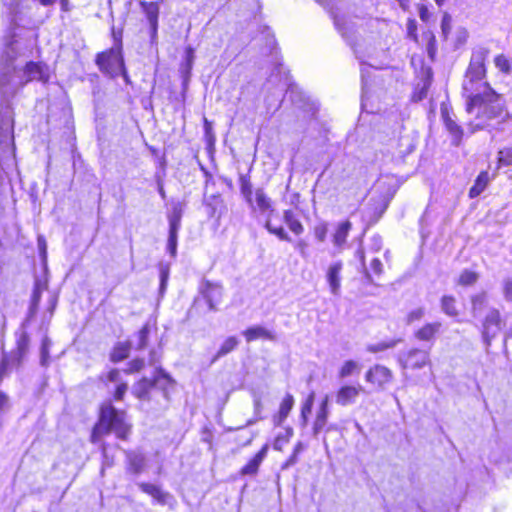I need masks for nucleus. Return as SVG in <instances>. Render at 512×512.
I'll use <instances>...</instances> for the list:
<instances>
[{
    "label": "nucleus",
    "instance_id": "052dcab7",
    "mask_svg": "<svg viewBox=\"0 0 512 512\" xmlns=\"http://www.w3.org/2000/svg\"><path fill=\"white\" fill-rule=\"evenodd\" d=\"M107 379L110 382H119L120 381V372L118 369H112L108 375Z\"/></svg>",
    "mask_w": 512,
    "mask_h": 512
},
{
    "label": "nucleus",
    "instance_id": "c9c22d12",
    "mask_svg": "<svg viewBox=\"0 0 512 512\" xmlns=\"http://www.w3.org/2000/svg\"><path fill=\"white\" fill-rule=\"evenodd\" d=\"M150 334V328L148 325H144L137 334V343L135 345L136 350H143L147 347L148 338Z\"/></svg>",
    "mask_w": 512,
    "mask_h": 512
},
{
    "label": "nucleus",
    "instance_id": "473e14b6",
    "mask_svg": "<svg viewBox=\"0 0 512 512\" xmlns=\"http://www.w3.org/2000/svg\"><path fill=\"white\" fill-rule=\"evenodd\" d=\"M472 313L474 317L480 315L487 305V293L481 292L471 298Z\"/></svg>",
    "mask_w": 512,
    "mask_h": 512
},
{
    "label": "nucleus",
    "instance_id": "680f3d73",
    "mask_svg": "<svg viewBox=\"0 0 512 512\" xmlns=\"http://www.w3.org/2000/svg\"><path fill=\"white\" fill-rule=\"evenodd\" d=\"M307 243L304 240H299L296 244V248L299 250L302 257L306 256Z\"/></svg>",
    "mask_w": 512,
    "mask_h": 512
},
{
    "label": "nucleus",
    "instance_id": "7ed1b4c3",
    "mask_svg": "<svg viewBox=\"0 0 512 512\" xmlns=\"http://www.w3.org/2000/svg\"><path fill=\"white\" fill-rule=\"evenodd\" d=\"M114 432L119 439L126 440L130 434V426L125 421V414L112 405L101 408L98 423L91 433V442L97 443L104 434Z\"/></svg>",
    "mask_w": 512,
    "mask_h": 512
},
{
    "label": "nucleus",
    "instance_id": "bf43d9fd",
    "mask_svg": "<svg viewBox=\"0 0 512 512\" xmlns=\"http://www.w3.org/2000/svg\"><path fill=\"white\" fill-rule=\"evenodd\" d=\"M419 17L423 22H427L430 18V12L425 5H420L419 8Z\"/></svg>",
    "mask_w": 512,
    "mask_h": 512
},
{
    "label": "nucleus",
    "instance_id": "0e129e2a",
    "mask_svg": "<svg viewBox=\"0 0 512 512\" xmlns=\"http://www.w3.org/2000/svg\"><path fill=\"white\" fill-rule=\"evenodd\" d=\"M168 278H169V269L167 267H161L160 282H167Z\"/></svg>",
    "mask_w": 512,
    "mask_h": 512
},
{
    "label": "nucleus",
    "instance_id": "e433bc0d",
    "mask_svg": "<svg viewBox=\"0 0 512 512\" xmlns=\"http://www.w3.org/2000/svg\"><path fill=\"white\" fill-rule=\"evenodd\" d=\"M292 436H293V428L287 427L285 429V433L284 434H279L276 437V439H275V441L273 443V448L275 450L281 451L283 446L290 441Z\"/></svg>",
    "mask_w": 512,
    "mask_h": 512
},
{
    "label": "nucleus",
    "instance_id": "b1692460",
    "mask_svg": "<svg viewBox=\"0 0 512 512\" xmlns=\"http://www.w3.org/2000/svg\"><path fill=\"white\" fill-rule=\"evenodd\" d=\"M131 350L130 342H118L112 349L110 353V361L113 363H118L123 361L129 357V353Z\"/></svg>",
    "mask_w": 512,
    "mask_h": 512
},
{
    "label": "nucleus",
    "instance_id": "79ce46f5",
    "mask_svg": "<svg viewBox=\"0 0 512 512\" xmlns=\"http://www.w3.org/2000/svg\"><path fill=\"white\" fill-rule=\"evenodd\" d=\"M400 341H401V339H397V340H392L389 342H381L378 344L370 345L368 347V351L376 353V352L384 351L386 349L394 348Z\"/></svg>",
    "mask_w": 512,
    "mask_h": 512
},
{
    "label": "nucleus",
    "instance_id": "0eeeda50",
    "mask_svg": "<svg viewBox=\"0 0 512 512\" xmlns=\"http://www.w3.org/2000/svg\"><path fill=\"white\" fill-rule=\"evenodd\" d=\"M329 14L333 19L336 30L340 33L342 38L349 44L353 45L356 40V24L351 18L344 14H340L338 8H330Z\"/></svg>",
    "mask_w": 512,
    "mask_h": 512
},
{
    "label": "nucleus",
    "instance_id": "f03ea898",
    "mask_svg": "<svg viewBox=\"0 0 512 512\" xmlns=\"http://www.w3.org/2000/svg\"><path fill=\"white\" fill-rule=\"evenodd\" d=\"M482 90L467 94L466 111L475 113V121L469 123L471 133L490 126V121L504 119L503 97L496 93L487 82L481 84Z\"/></svg>",
    "mask_w": 512,
    "mask_h": 512
},
{
    "label": "nucleus",
    "instance_id": "1a4fd4ad",
    "mask_svg": "<svg viewBox=\"0 0 512 512\" xmlns=\"http://www.w3.org/2000/svg\"><path fill=\"white\" fill-rule=\"evenodd\" d=\"M170 381V377L162 368H156L153 378L143 377L135 387V394L139 399H148L152 388L161 385L164 387Z\"/></svg>",
    "mask_w": 512,
    "mask_h": 512
},
{
    "label": "nucleus",
    "instance_id": "4468645a",
    "mask_svg": "<svg viewBox=\"0 0 512 512\" xmlns=\"http://www.w3.org/2000/svg\"><path fill=\"white\" fill-rule=\"evenodd\" d=\"M362 391V386H351L344 385L339 388L335 395V401L340 406H349L356 403L360 392Z\"/></svg>",
    "mask_w": 512,
    "mask_h": 512
},
{
    "label": "nucleus",
    "instance_id": "5701e85b",
    "mask_svg": "<svg viewBox=\"0 0 512 512\" xmlns=\"http://www.w3.org/2000/svg\"><path fill=\"white\" fill-rule=\"evenodd\" d=\"M294 405V397L291 394H287L282 400L279 408V412L273 418V422L276 426L282 425L285 419L288 417L290 411Z\"/></svg>",
    "mask_w": 512,
    "mask_h": 512
},
{
    "label": "nucleus",
    "instance_id": "39448f33",
    "mask_svg": "<svg viewBox=\"0 0 512 512\" xmlns=\"http://www.w3.org/2000/svg\"><path fill=\"white\" fill-rule=\"evenodd\" d=\"M96 64L102 73L110 76L111 78L121 75L126 83L129 82V76L125 68L121 45L98 53L96 56Z\"/></svg>",
    "mask_w": 512,
    "mask_h": 512
},
{
    "label": "nucleus",
    "instance_id": "5fc2aeb1",
    "mask_svg": "<svg viewBox=\"0 0 512 512\" xmlns=\"http://www.w3.org/2000/svg\"><path fill=\"white\" fill-rule=\"evenodd\" d=\"M184 61L188 62V70H192V66H193V62H194V49L191 46H188L185 49Z\"/></svg>",
    "mask_w": 512,
    "mask_h": 512
},
{
    "label": "nucleus",
    "instance_id": "4c0bfd02",
    "mask_svg": "<svg viewBox=\"0 0 512 512\" xmlns=\"http://www.w3.org/2000/svg\"><path fill=\"white\" fill-rule=\"evenodd\" d=\"M51 344V340L47 336H45L42 340L40 349V364L44 367H47L49 365V349Z\"/></svg>",
    "mask_w": 512,
    "mask_h": 512
},
{
    "label": "nucleus",
    "instance_id": "a19ab883",
    "mask_svg": "<svg viewBox=\"0 0 512 512\" xmlns=\"http://www.w3.org/2000/svg\"><path fill=\"white\" fill-rule=\"evenodd\" d=\"M478 279L477 273L470 271V270H464L459 278V284L468 286L474 284Z\"/></svg>",
    "mask_w": 512,
    "mask_h": 512
},
{
    "label": "nucleus",
    "instance_id": "774afa93",
    "mask_svg": "<svg viewBox=\"0 0 512 512\" xmlns=\"http://www.w3.org/2000/svg\"><path fill=\"white\" fill-rule=\"evenodd\" d=\"M396 1L399 3L400 7H401L403 10L408 9L409 4H410V1H409V0H396Z\"/></svg>",
    "mask_w": 512,
    "mask_h": 512
},
{
    "label": "nucleus",
    "instance_id": "20e7f679",
    "mask_svg": "<svg viewBox=\"0 0 512 512\" xmlns=\"http://www.w3.org/2000/svg\"><path fill=\"white\" fill-rule=\"evenodd\" d=\"M488 54L489 50L484 47H479L472 52L465 80L463 82V90L466 94L482 90L481 81L486 75L485 60Z\"/></svg>",
    "mask_w": 512,
    "mask_h": 512
},
{
    "label": "nucleus",
    "instance_id": "f8f14e48",
    "mask_svg": "<svg viewBox=\"0 0 512 512\" xmlns=\"http://www.w3.org/2000/svg\"><path fill=\"white\" fill-rule=\"evenodd\" d=\"M392 378V371L379 364L370 368L365 375L367 382L377 385L380 389H384L385 385L390 383Z\"/></svg>",
    "mask_w": 512,
    "mask_h": 512
},
{
    "label": "nucleus",
    "instance_id": "49530a36",
    "mask_svg": "<svg viewBox=\"0 0 512 512\" xmlns=\"http://www.w3.org/2000/svg\"><path fill=\"white\" fill-rule=\"evenodd\" d=\"M424 315H425V308H423V307H419L415 310H412L407 315V320H406L407 324H411L414 321H418V320L422 319L424 317Z\"/></svg>",
    "mask_w": 512,
    "mask_h": 512
},
{
    "label": "nucleus",
    "instance_id": "f3484780",
    "mask_svg": "<svg viewBox=\"0 0 512 512\" xmlns=\"http://www.w3.org/2000/svg\"><path fill=\"white\" fill-rule=\"evenodd\" d=\"M205 206L207 208V214L210 218H214L217 221L220 220L225 212L224 201L220 195H212L205 199Z\"/></svg>",
    "mask_w": 512,
    "mask_h": 512
},
{
    "label": "nucleus",
    "instance_id": "de8ad7c7",
    "mask_svg": "<svg viewBox=\"0 0 512 512\" xmlns=\"http://www.w3.org/2000/svg\"><path fill=\"white\" fill-rule=\"evenodd\" d=\"M407 35L410 39L417 41V22L415 19H408L407 22Z\"/></svg>",
    "mask_w": 512,
    "mask_h": 512
},
{
    "label": "nucleus",
    "instance_id": "72a5a7b5",
    "mask_svg": "<svg viewBox=\"0 0 512 512\" xmlns=\"http://www.w3.org/2000/svg\"><path fill=\"white\" fill-rule=\"evenodd\" d=\"M441 310L450 317H456L459 314L453 296L445 295L441 298Z\"/></svg>",
    "mask_w": 512,
    "mask_h": 512
},
{
    "label": "nucleus",
    "instance_id": "9b49d317",
    "mask_svg": "<svg viewBox=\"0 0 512 512\" xmlns=\"http://www.w3.org/2000/svg\"><path fill=\"white\" fill-rule=\"evenodd\" d=\"M200 293L208 304L210 311H217V305L223 296V287L219 283L203 280L200 285Z\"/></svg>",
    "mask_w": 512,
    "mask_h": 512
},
{
    "label": "nucleus",
    "instance_id": "f704fd0d",
    "mask_svg": "<svg viewBox=\"0 0 512 512\" xmlns=\"http://www.w3.org/2000/svg\"><path fill=\"white\" fill-rule=\"evenodd\" d=\"M265 228L269 231V233L277 236L282 241H292L291 237L288 235L285 229L282 226H274L269 218L266 220Z\"/></svg>",
    "mask_w": 512,
    "mask_h": 512
},
{
    "label": "nucleus",
    "instance_id": "a18cd8bd",
    "mask_svg": "<svg viewBox=\"0 0 512 512\" xmlns=\"http://www.w3.org/2000/svg\"><path fill=\"white\" fill-rule=\"evenodd\" d=\"M144 365H145V362H144V360H143V359H141V358H136V359H134V360H132V361H130V362L128 363V368H127V369H125L124 371H125V373H127V374L134 373V372H138V371H140L141 369H143Z\"/></svg>",
    "mask_w": 512,
    "mask_h": 512
},
{
    "label": "nucleus",
    "instance_id": "f257e3e1",
    "mask_svg": "<svg viewBox=\"0 0 512 512\" xmlns=\"http://www.w3.org/2000/svg\"><path fill=\"white\" fill-rule=\"evenodd\" d=\"M13 36L5 39V47L0 55V181L3 173L15 165L14 120L9 98L19 87L32 80H44L46 72L40 63L29 62L25 68L14 65L16 51Z\"/></svg>",
    "mask_w": 512,
    "mask_h": 512
},
{
    "label": "nucleus",
    "instance_id": "603ef678",
    "mask_svg": "<svg viewBox=\"0 0 512 512\" xmlns=\"http://www.w3.org/2000/svg\"><path fill=\"white\" fill-rule=\"evenodd\" d=\"M127 389H128V385L126 383H124V382L119 383L116 387V390L114 393V398L116 400H122L124 395L127 392Z\"/></svg>",
    "mask_w": 512,
    "mask_h": 512
},
{
    "label": "nucleus",
    "instance_id": "338daca9",
    "mask_svg": "<svg viewBox=\"0 0 512 512\" xmlns=\"http://www.w3.org/2000/svg\"><path fill=\"white\" fill-rule=\"evenodd\" d=\"M305 449H306V445H305L303 442L299 441V442L295 445V447H294V450H293V451H294V452H296V454H300V453H301V452H303Z\"/></svg>",
    "mask_w": 512,
    "mask_h": 512
},
{
    "label": "nucleus",
    "instance_id": "8fccbe9b",
    "mask_svg": "<svg viewBox=\"0 0 512 512\" xmlns=\"http://www.w3.org/2000/svg\"><path fill=\"white\" fill-rule=\"evenodd\" d=\"M355 255H356V257H358V258H359V260H360V262H361V265H362V267H363V268H364V270H365V278L367 279V281H368L369 283H373V279H372V277H371L370 273L367 271V269H366V267H365V254H364V250H363V248H361V247H360V248H358V249H357V251H356V253H355Z\"/></svg>",
    "mask_w": 512,
    "mask_h": 512
},
{
    "label": "nucleus",
    "instance_id": "423d86ee",
    "mask_svg": "<svg viewBox=\"0 0 512 512\" xmlns=\"http://www.w3.org/2000/svg\"><path fill=\"white\" fill-rule=\"evenodd\" d=\"M186 203L183 201H172L171 209L167 213L169 232L167 239V252L171 257L177 255L178 232L181 228V220L184 214Z\"/></svg>",
    "mask_w": 512,
    "mask_h": 512
},
{
    "label": "nucleus",
    "instance_id": "a878e982",
    "mask_svg": "<svg viewBox=\"0 0 512 512\" xmlns=\"http://www.w3.org/2000/svg\"><path fill=\"white\" fill-rule=\"evenodd\" d=\"M238 345H239V340L236 336H229L228 338H226L225 341L220 346L217 353L212 358L211 364L215 363L221 357H224L225 355L234 351L238 347Z\"/></svg>",
    "mask_w": 512,
    "mask_h": 512
},
{
    "label": "nucleus",
    "instance_id": "6e6552de",
    "mask_svg": "<svg viewBox=\"0 0 512 512\" xmlns=\"http://www.w3.org/2000/svg\"><path fill=\"white\" fill-rule=\"evenodd\" d=\"M398 363L403 369H421L430 364L429 350L411 348L398 355Z\"/></svg>",
    "mask_w": 512,
    "mask_h": 512
},
{
    "label": "nucleus",
    "instance_id": "c03bdc74",
    "mask_svg": "<svg viewBox=\"0 0 512 512\" xmlns=\"http://www.w3.org/2000/svg\"><path fill=\"white\" fill-rule=\"evenodd\" d=\"M429 86L430 80L427 79L424 81L423 86L421 88L416 89V91L413 94V100L415 102H419L425 99L427 97Z\"/></svg>",
    "mask_w": 512,
    "mask_h": 512
},
{
    "label": "nucleus",
    "instance_id": "58836bf2",
    "mask_svg": "<svg viewBox=\"0 0 512 512\" xmlns=\"http://www.w3.org/2000/svg\"><path fill=\"white\" fill-rule=\"evenodd\" d=\"M360 367L357 362L353 360L346 361L339 371L340 378H346L355 372H359Z\"/></svg>",
    "mask_w": 512,
    "mask_h": 512
},
{
    "label": "nucleus",
    "instance_id": "dca6fc26",
    "mask_svg": "<svg viewBox=\"0 0 512 512\" xmlns=\"http://www.w3.org/2000/svg\"><path fill=\"white\" fill-rule=\"evenodd\" d=\"M329 416V396L326 395L320 403L315 421L313 423V435L315 437L323 430L327 424Z\"/></svg>",
    "mask_w": 512,
    "mask_h": 512
},
{
    "label": "nucleus",
    "instance_id": "2eb2a0df",
    "mask_svg": "<svg viewBox=\"0 0 512 512\" xmlns=\"http://www.w3.org/2000/svg\"><path fill=\"white\" fill-rule=\"evenodd\" d=\"M343 268V263L341 261H336L331 264L327 270L326 278L330 287V291L333 295L337 296L340 294L341 288V271Z\"/></svg>",
    "mask_w": 512,
    "mask_h": 512
},
{
    "label": "nucleus",
    "instance_id": "4be33fe9",
    "mask_svg": "<svg viewBox=\"0 0 512 512\" xmlns=\"http://www.w3.org/2000/svg\"><path fill=\"white\" fill-rule=\"evenodd\" d=\"M140 5L145 13L147 20L153 32H156L158 25L159 6L156 2L140 1Z\"/></svg>",
    "mask_w": 512,
    "mask_h": 512
},
{
    "label": "nucleus",
    "instance_id": "09e8293b",
    "mask_svg": "<svg viewBox=\"0 0 512 512\" xmlns=\"http://www.w3.org/2000/svg\"><path fill=\"white\" fill-rule=\"evenodd\" d=\"M451 22H452L451 16L448 13H445L441 20V30L445 37H447V35L449 34V32L451 30Z\"/></svg>",
    "mask_w": 512,
    "mask_h": 512
},
{
    "label": "nucleus",
    "instance_id": "c85d7f7f",
    "mask_svg": "<svg viewBox=\"0 0 512 512\" xmlns=\"http://www.w3.org/2000/svg\"><path fill=\"white\" fill-rule=\"evenodd\" d=\"M283 220L288 226V228L296 235H300L304 231V227L301 222L296 217L295 213L290 210H284L283 212Z\"/></svg>",
    "mask_w": 512,
    "mask_h": 512
},
{
    "label": "nucleus",
    "instance_id": "aec40b11",
    "mask_svg": "<svg viewBox=\"0 0 512 512\" xmlns=\"http://www.w3.org/2000/svg\"><path fill=\"white\" fill-rule=\"evenodd\" d=\"M268 452V445H264L260 451L240 470L242 476L255 475L258 472L259 466L266 457Z\"/></svg>",
    "mask_w": 512,
    "mask_h": 512
},
{
    "label": "nucleus",
    "instance_id": "7c9ffc66",
    "mask_svg": "<svg viewBox=\"0 0 512 512\" xmlns=\"http://www.w3.org/2000/svg\"><path fill=\"white\" fill-rule=\"evenodd\" d=\"M255 201L261 212L269 211L270 213L274 212L272 208V201L266 195L263 188H257L255 191Z\"/></svg>",
    "mask_w": 512,
    "mask_h": 512
},
{
    "label": "nucleus",
    "instance_id": "cd10ccee",
    "mask_svg": "<svg viewBox=\"0 0 512 512\" xmlns=\"http://www.w3.org/2000/svg\"><path fill=\"white\" fill-rule=\"evenodd\" d=\"M351 227L352 224L350 221H344L338 225L337 230L333 235V243L336 247L342 249L343 245L346 243Z\"/></svg>",
    "mask_w": 512,
    "mask_h": 512
},
{
    "label": "nucleus",
    "instance_id": "e2e57ef3",
    "mask_svg": "<svg viewBox=\"0 0 512 512\" xmlns=\"http://www.w3.org/2000/svg\"><path fill=\"white\" fill-rule=\"evenodd\" d=\"M8 396L4 392H0V412L8 406Z\"/></svg>",
    "mask_w": 512,
    "mask_h": 512
},
{
    "label": "nucleus",
    "instance_id": "9d476101",
    "mask_svg": "<svg viewBox=\"0 0 512 512\" xmlns=\"http://www.w3.org/2000/svg\"><path fill=\"white\" fill-rule=\"evenodd\" d=\"M502 327L500 312L495 308H491L483 322L482 337L486 346H490L491 341L498 335Z\"/></svg>",
    "mask_w": 512,
    "mask_h": 512
},
{
    "label": "nucleus",
    "instance_id": "ddd939ff",
    "mask_svg": "<svg viewBox=\"0 0 512 512\" xmlns=\"http://www.w3.org/2000/svg\"><path fill=\"white\" fill-rule=\"evenodd\" d=\"M441 118L445 128L452 137V144L459 146L464 135L463 128L450 116L449 110L445 106L441 107Z\"/></svg>",
    "mask_w": 512,
    "mask_h": 512
},
{
    "label": "nucleus",
    "instance_id": "c756f323",
    "mask_svg": "<svg viewBox=\"0 0 512 512\" xmlns=\"http://www.w3.org/2000/svg\"><path fill=\"white\" fill-rule=\"evenodd\" d=\"M239 184H240V192L244 197L245 201L252 206V183L250 181V176L248 174H240L239 175Z\"/></svg>",
    "mask_w": 512,
    "mask_h": 512
},
{
    "label": "nucleus",
    "instance_id": "6ab92c4d",
    "mask_svg": "<svg viewBox=\"0 0 512 512\" xmlns=\"http://www.w3.org/2000/svg\"><path fill=\"white\" fill-rule=\"evenodd\" d=\"M441 327L440 322L426 323L415 332L414 336L419 341L433 342Z\"/></svg>",
    "mask_w": 512,
    "mask_h": 512
},
{
    "label": "nucleus",
    "instance_id": "412c9836",
    "mask_svg": "<svg viewBox=\"0 0 512 512\" xmlns=\"http://www.w3.org/2000/svg\"><path fill=\"white\" fill-rule=\"evenodd\" d=\"M243 335L247 342H252L259 338H265L271 341L275 340V335L270 330L262 326H252L243 331Z\"/></svg>",
    "mask_w": 512,
    "mask_h": 512
},
{
    "label": "nucleus",
    "instance_id": "6e6d98bb",
    "mask_svg": "<svg viewBox=\"0 0 512 512\" xmlns=\"http://www.w3.org/2000/svg\"><path fill=\"white\" fill-rule=\"evenodd\" d=\"M371 269L373 270V272L377 275H381L382 272H383V264L382 262L380 261V259L378 258H374L372 261H371Z\"/></svg>",
    "mask_w": 512,
    "mask_h": 512
},
{
    "label": "nucleus",
    "instance_id": "a211bd4d",
    "mask_svg": "<svg viewBox=\"0 0 512 512\" xmlns=\"http://www.w3.org/2000/svg\"><path fill=\"white\" fill-rule=\"evenodd\" d=\"M138 486L144 493L151 495L161 505H166L169 503L170 499H173L170 493L163 491L154 484L142 482L139 483Z\"/></svg>",
    "mask_w": 512,
    "mask_h": 512
},
{
    "label": "nucleus",
    "instance_id": "37998d69",
    "mask_svg": "<svg viewBox=\"0 0 512 512\" xmlns=\"http://www.w3.org/2000/svg\"><path fill=\"white\" fill-rule=\"evenodd\" d=\"M495 66L503 73L509 74L511 70V65L509 60L503 55L496 56L495 60Z\"/></svg>",
    "mask_w": 512,
    "mask_h": 512
},
{
    "label": "nucleus",
    "instance_id": "13d9d810",
    "mask_svg": "<svg viewBox=\"0 0 512 512\" xmlns=\"http://www.w3.org/2000/svg\"><path fill=\"white\" fill-rule=\"evenodd\" d=\"M298 455L293 451L291 456L286 460V462L282 465V469H288L289 467L294 466L298 462Z\"/></svg>",
    "mask_w": 512,
    "mask_h": 512
},
{
    "label": "nucleus",
    "instance_id": "bb28decb",
    "mask_svg": "<svg viewBox=\"0 0 512 512\" xmlns=\"http://www.w3.org/2000/svg\"><path fill=\"white\" fill-rule=\"evenodd\" d=\"M128 460V469L134 474H140L143 471L145 466V457L136 452H127L126 453Z\"/></svg>",
    "mask_w": 512,
    "mask_h": 512
},
{
    "label": "nucleus",
    "instance_id": "ea45409f",
    "mask_svg": "<svg viewBox=\"0 0 512 512\" xmlns=\"http://www.w3.org/2000/svg\"><path fill=\"white\" fill-rule=\"evenodd\" d=\"M313 402H314V393L312 392L308 396L306 402L302 405V408H301V418H302L303 425L307 424V418H308V415L312 411Z\"/></svg>",
    "mask_w": 512,
    "mask_h": 512
},
{
    "label": "nucleus",
    "instance_id": "864d4df0",
    "mask_svg": "<svg viewBox=\"0 0 512 512\" xmlns=\"http://www.w3.org/2000/svg\"><path fill=\"white\" fill-rule=\"evenodd\" d=\"M503 291L505 299L508 301H512V278H508L504 281Z\"/></svg>",
    "mask_w": 512,
    "mask_h": 512
},
{
    "label": "nucleus",
    "instance_id": "2f4dec72",
    "mask_svg": "<svg viewBox=\"0 0 512 512\" xmlns=\"http://www.w3.org/2000/svg\"><path fill=\"white\" fill-rule=\"evenodd\" d=\"M512 165V147H504L497 153V167L496 171L504 166ZM497 175V172L493 174V178Z\"/></svg>",
    "mask_w": 512,
    "mask_h": 512
},
{
    "label": "nucleus",
    "instance_id": "4d7b16f0",
    "mask_svg": "<svg viewBox=\"0 0 512 512\" xmlns=\"http://www.w3.org/2000/svg\"><path fill=\"white\" fill-rule=\"evenodd\" d=\"M181 73L183 77V84L186 85L191 75V70H188V62L184 61L181 64Z\"/></svg>",
    "mask_w": 512,
    "mask_h": 512
},
{
    "label": "nucleus",
    "instance_id": "393cba45",
    "mask_svg": "<svg viewBox=\"0 0 512 512\" xmlns=\"http://www.w3.org/2000/svg\"><path fill=\"white\" fill-rule=\"evenodd\" d=\"M491 178L487 171H482L476 178L473 186L469 190V197H478L488 186Z\"/></svg>",
    "mask_w": 512,
    "mask_h": 512
},
{
    "label": "nucleus",
    "instance_id": "3c124183",
    "mask_svg": "<svg viewBox=\"0 0 512 512\" xmlns=\"http://www.w3.org/2000/svg\"><path fill=\"white\" fill-rule=\"evenodd\" d=\"M327 225L326 224H320L315 227L314 233L315 237L320 241L323 242L327 235Z\"/></svg>",
    "mask_w": 512,
    "mask_h": 512
},
{
    "label": "nucleus",
    "instance_id": "69168bd1",
    "mask_svg": "<svg viewBox=\"0 0 512 512\" xmlns=\"http://www.w3.org/2000/svg\"><path fill=\"white\" fill-rule=\"evenodd\" d=\"M295 90H296V86H294V85H289V88L287 90V93L289 94V96H290V98H291V100L293 102H296V92H295Z\"/></svg>",
    "mask_w": 512,
    "mask_h": 512
}]
</instances>
